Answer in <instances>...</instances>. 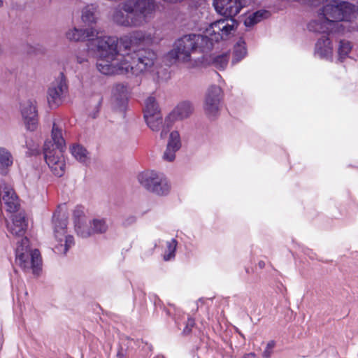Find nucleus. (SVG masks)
<instances>
[{
	"instance_id": "7",
	"label": "nucleus",
	"mask_w": 358,
	"mask_h": 358,
	"mask_svg": "<svg viewBox=\"0 0 358 358\" xmlns=\"http://www.w3.org/2000/svg\"><path fill=\"white\" fill-rule=\"evenodd\" d=\"M137 179L145 189L157 195L166 196L170 192V184L162 173L147 170L140 173Z\"/></svg>"
},
{
	"instance_id": "26",
	"label": "nucleus",
	"mask_w": 358,
	"mask_h": 358,
	"mask_svg": "<svg viewBox=\"0 0 358 358\" xmlns=\"http://www.w3.org/2000/svg\"><path fill=\"white\" fill-rule=\"evenodd\" d=\"M178 241L176 238H171L165 242L163 253V259L166 262L173 260L176 257Z\"/></svg>"
},
{
	"instance_id": "16",
	"label": "nucleus",
	"mask_w": 358,
	"mask_h": 358,
	"mask_svg": "<svg viewBox=\"0 0 358 358\" xmlns=\"http://www.w3.org/2000/svg\"><path fill=\"white\" fill-rule=\"evenodd\" d=\"M113 21L121 26L127 27H138V21L136 20L134 13H126L122 6L121 8H116L113 14Z\"/></svg>"
},
{
	"instance_id": "27",
	"label": "nucleus",
	"mask_w": 358,
	"mask_h": 358,
	"mask_svg": "<svg viewBox=\"0 0 358 358\" xmlns=\"http://www.w3.org/2000/svg\"><path fill=\"white\" fill-rule=\"evenodd\" d=\"M352 49V43L346 40H341L337 48L338 59L343 62L349 57L350 53Z\"/></svg>"
},
{
	"instance_id": "13",
	"label": "nucleus",
	"mask_w": 358,
	"mask_h": 358,
	"mask_svg": "<svg viewBox=\"0 0 358 358\" xmlns=\"http://www.w3.org/2000/svg\"><path fill=\"white\" fill-rule=\"evenodd\" d=\"M108 224L107 219L96 217L89 220V224L85 230L81 231L80 237L88 238L94 234H103L107 232Z\"/></svg>"
},
{
	"instance_id": "45",
	"label": "nucleus",
	"mask_w": 358,
	"mask_h": 358,
	"mask_svg": "<svg viewBox=\"0 0 358 358\" xmlns=\"http://www.w3.org/2000/svg\"><path fill=\"white\" fill-rule=\"evenodd\" d=\"M166 313V314H169V310H164Z\"/></svg>"
},
{
	"instance_id": "32",
	"label": "nucleus",
	"mask_w": 358,
	"mask_h": 358,
	"mask_svg": "<svg viewBox=\"0 0 358 358\" xmlns=\"http://www.w3.org/2000/svg\"><path fill=\"white\" fill-rule=\"evenodd\" d=\"M194 320L191 317H188L187 321L185 324V327L183 329V334H189L191 331L192 328L194 327Z\"/></svg>"
},
{
	"instance_id": "19",
	"label": "nucleus",
	"mask_w": 358,
	"mask_h": 358,
	"mask_svg": "<svg viewBox=\"0 0 358 358\" xmlns=\"http://www.w3.org/2000/svg\"><path fill=\"white\" fill-rule=\"evenodd\" d=\"M194 111L192 103L189 101L179 103L174 110L170 113L168 119L173 120H182L189 117Z\"/></svg>"
},
{
	"instance_id": "35",
	"label": "nucleus",
	"mask_w": 358,
	"mask_h": 358,
	"mask_svg": "<svg viewBox=\"0 0 358 358\" xmlns=\"http://www.w3.org/2000/svg\"><path fill=\"white\" fill-rule=\"evenodd\" d=\"M270 355H271L270 350L266 349L265 351L263 353L264 357L268 358L270 357Z\"/></svg>"
},
{
	"instance_id": "38",
	"label": "nucleus",
	"mask_w": 358,
	"mask_h": 358,
	"mask_svg": "<svg viewBox=\"0 0 358 358\" xmlns=\"http://www.w3.org/2000/svg\"><path fill=\"white\" fill-rule=\"evenodd\" d=\"M273 347H274V342L271 341V342L268 343V344L266 345V349H268L271 350Z\"/></svg>"
},
{
	"instance_id": "18",
	"label": "nucleus",
	"mask_w": 358,
	"mask_h": 358,
	"mask_svg": "<svg viewBox=\"0 0 358 358\" xmlns=\"http://www.w3.org/2000/svg\"><path fill=\"white\" fill-rule=\"evenodd\" d=\"M333 45L327 36L319 38L315 46V55L321 59H331L333 57Z\"/></svg>"
},
{
	"instance_id": "40",
	"label": "nucleus",
	"mask_w": 358,
	"mask_h": 358,
	"mask_svg": "<svg viewBox=\"0 0 358 358\" xmlns=\"http://www.w3.org/2000/svg\"><path fill=\"white\" fill-rule=\"evenodd\" d=\"M73 240V236H69V239H68V241H69V247L70 246V244L72 243Z\"/></svg>"
},
{
	"instance_id": "24",
	"label": "nucleus",
	"mask_w": 358,
	"mask_h": 358,
	"mask_svg": "<svg viewBox=\"0 0 358 358\" xmlns=\"http://www.w3.org/2000/svg\"><path fill=\"white\" fill-rule=\"evenodd\" d=\"M270 15L271 13L269 11L266 10H259L248 16L244 20V24L247 27H251L262 20L268 18Z\"/></svg>"
},
{
	"instance_id": "10",
	"label": "nucleus",
	"mask_w": 358,
	"mask_h": 358,
	"mask_svg": "<svg viewBox=\"0 0 358 358\" xmlns=\"http://www.w3.org/2000/svg\"><path fill=\"white\" fill-rule=\"evenodd\" d=\"M66 87V77L64 72L59 73V76L48 91V101L50 107L55 108L61 103V95Z\"/></svg>"
},
{
	"instance_id": "41",
	"label": "nucleus",
	"mask_w": 358,
	"mask_h": 358,
	"mask_svg": "<svg viewBox=\"0 0 358 358\" xmlns=\"http://www.w3.org/2000/svg\"><path fill=\"white\" fill-rule=\"evenodd\" d=\"M136 220V218L134 217H131L129 219V223H132L134 222H135Z\"/></svg>"
},
{
	"instance_id": "39",
	"label": "nucleus",
	"mask_w": 358,
	"mask_h": 358,
	"mask_svg": "<svg viewBox=\"0 0 358 358\" xmlns=\"http://www.w3.org/2000/svg\"><path fill=\"white\" fill-rule=\"evenodd\" d=\"M180 317H176V318H175L176 324H177V326L178 327V328H180Z\"/></svg>"
},
{
	"instance_id": "9",
	"label": "nucleus",
	"mask_w": 358,
	"mask_h": 358,
	"mask_svg": "<svg viewBox=\"0 0 358 358\" xmlns=\"http://www.w3.org/2000/svg\"><path fill=\"white\" fill-rule=\"evenodd\" d=\"M245 0H214L213 6L217 13L233 18L245 6Z\"/></svg>"
},
{
	"instance_id": "11",
	"label": "nucleus",
	"mask_w": 358,
	"mask_h": 358,
	"mask_svg": "<svg viewBox=\"0 0 358 358\" xmlns=\"http://www.w3.org/2000/svg\"><path fill=\"white\" fill-rule=\"evenodd\" d=\"M112 106L114 110L124 115L127 108L128 89L124 84H116L113 88Z\"/></svg>"
},
{
	"instance_id": "2",
	"label": "nucleus",
	"mask_w": 358,
	"mask_h": 358,
	"mask_svg": "<svg viewBox=\"0 0 358 358\" xmlns=\"http://www.w3.org/2000/svg\"><path fill=\"white\" fill-rule=\"evenodd\" d=\"M234 18H224L211 23L204 34H189L177 39L167 57L178 62L187 63L196 52L206 53L213 47L214 42L227 39L235 29Z\"/></svg>"
},
{
	"instance_id": "20",
	"label": "nucleus",
	"mask_w": 358,
	"mask_h": 358,
	"mask_svg": "<svg viewBox=\"0 0 358 358\" xmlns=\"http://www.w3.org/2000/svg\"><path fill=\"white\" fill-rule=\"evenodd\" d=\"M55 238L61 243L64 252L67 251V224L66 220H54Z\"/></svg>"
},
{
	"instance_id": "44",
	"label": "nucleus",
	"mask_w": 358,
	"mask_h": 358,
	"mask_svg": "<svg viewBox=\"0 0 358 358\" xmlns=\"http://www.w3.org/2000/svg\"><path fill=\"white\" fill-rule=\"evenodd\" d=\"M2 6H3V1L0 0V7H1Z\"/></svg>"
},
{
	"instance_id": "25",
	"label": "nucleus",
	"mask_w": 358,
	"mask_h": 358,
	"mask_svg": "<svg viewBox=\"0 0 358 358\" xmlns=\"http://www.w3.org/2000/svg\"><path fill=\"white\" fill-rule=\"evenodd\" d=\"M71 152L75 159L80 163L87 165L90 162L89 153L82 145L78 144L73 145L71 149Z\"/></svg>"
},
{
	"instance_id": "5",
	"label": "nucleus",
	"mask_w": 358,
	"mask_h": 358,
	"mask_svg": "<svg viewBox=\"0 0 358 358\" xmlns=\"http://www.w3.org/2000/svg\"><path fill=\"white\" fill-rule=\"evenodd\" d=\"M159 8L155 0H127L122 3L123 10L134 13L138 27L148 23L155 16Z\"/></svg>"
},
{
	"instance_id": "4",
	"label": "nucleus",
	"mask_w": 358,
	"mask_h": 358,
	"mask_svg": "<svg viewBox=\"0 0 358 358\" xmlns=\"http://www.w3.org/2000/svg\"><path fill=\"white\" fill-rule=\"evenodd\" d=\"M52 141H46L43 145L45 160L54 175L61 177L66 171V162L64 157L66 141L62 130L54 122L52 129Z\"/></svg>"
},
{
	"instance_id": "3",
	"label": "nucleus",
	"mask_w": 358,
	"mask_h": 358,
	"mask_svg": "<svg viewBox=\"0 0 358 358\" xmlns=\"http://www.w3.org/2000/svg\"><path fill=\"white\" fill-rule=\"evenodd\" d=\"M357 7L347 1L331 0L319 10L318 19L311 21L308 28L310 31L322 33H340L344 34L348 22L357 17Z\"/></svg>"
},
{
	"instance_id": "1",
	"label": "nucleus",
	"mask_w": 358,
	"mask_h": 358,
	"mask_svg": "<svg viewBox=\"0 0 358 358\" xmlns=\"http://www.w3.org/2000/svg\"><path fill=\"white\" fill-rule=\"evenodd\" d=\"M98 35L99 32L93 28L74 29L69 32V39L89 41V48L97 52L96 67L101 73L138 76L154 71L157 55L143 47L159 43L160 38L155 31H136L122 36L120 43L115 37Z\"/></svg>"
},
{
	"instance_id": "29",
	"label": "nucleus",
	"mask_w": 358,
	"mask_h": 358,
	"mask_svg": "<svg viewBox=\"0 0 358 358\" xmlns=\"http://www.w3.org/2000/svg\"><path fill=\"white\" fill-rule=\"evenodd\" d=\"M158 105L156 100L152 96H149L145 101V106L143 108L144 117H148L150 115L159 113Z\"/></svg>"
},
{
	"instance_id": "14",
	"label": "nucleus",
	"mask_w": 358,
	"mask_h": 358,
	"mask_svg": "<svg viewBox=\"0 0 358 358\" xmlns=\"http://www.w3.org/2000/svg\"><path fill=\"white\" fill-rule=\"evenodd\" d=\"M87 215V210L83 206H77L73 210L72 219L74 229L79 236L81 235V231L85 230L89 224Z\"/></svg>"
},
{
	"instance_id": "15",
	"label": "nucleus",
	"mask_w": 358,
	"mask_h": 358,
	"mask_svg": "<svg viewBox=\"0 0 358 358\" xmlns=\"http://www.w3.org/2000/svg\"><path fill=\"white\" fill-rule=\"evenodd\" d=\"M182 145L180 134L178 131L171 132L166 150L163 158L168 162H173L176 158V153L180 149Z\"/></svg>"
},
{
	"instance_id": "12",
	"label": "nucleus",
	"mask_w": 358,
	"mask_h": 358,
	"mask_svg": "<svg viewBox=\"0 0 358 358\" xmlns=\"http://www.w3.org/2000/svg\"><path fill=\"white\" fill-rule=\"evenodd\" d=\"M21 113L27 129L35 131L38 124V111L33 102L28 101L21 106Z\"/></svg>"
},
{
	"instance_id": "42",
	"label": "nucleus",
	"mask_w": 358,
	"mask_h": 358,
	"mask_svg": "<svg viewBox=\"0 0 358 358\" xmlns=\"http://www.w3.org/2000/svg\"><path fill=\"white\" fill-rule=\"evenodd\" d=\"M159 303H160V300H159V299H157V301H156L155 302V306H157Z\"/></svg>"
},
{
	"instance_id": "31",
	"label": "nucleus",
	"mask_w": 358,
	"mask_h": 358,
	"mask_svg": "<svg viewBox=\"0 0 358 358\" xmlns=\"http://www.w3.org/2000/svg\"><path fill=\"white\" fill-rule=\"evenodd\" d=\"M229 55L227 53L219 55L212 57V64L220 70L224 69L229 62Z\"/></svg>"
},
{
	"instance_id": "28",
	"label": "nucleus",
	"mask_w": 358,
	"mask_h": 358,
	"mask_svg": "<svg viewBox=\"0 0 358 358\" xmlns=\"http://www.w3.org/2000/svg\"><path fill=\"white\" fill-rule=\"evenodd\" d=\"M96 6L94 4L86 6L82 10V20L84 22L92 24L96 22Z\"/></svg>"
},
{
	"instance_id": "46",
	"label": "nucleus",
	"mask_w": 358,
	"mask_h": 358,
	"mask_svg": "<svg viewBox=\"0 0 358 358\" xmlns=\"http://www.w3.org/2000/svg\"><path fill=\"white\" fill-rule=\"evenodd\" d=\"M243 358H245V357H243Z\"/></svg>"
},
{
	"instance_id": "17",
	"label": "nucleus",
	"mask_w": 358,
	"mask_h": 358,
	"mask_svg": "<svg viewBox=\"0 0 358 358\" xmlns=\"http://www.w3.org/2000/svg\"><path fill=\"white\" fill-rule=\"evenodd\" d=\"M8 231L14 236H23L27 229V221L22 213L14 215L12 222L7 224Z\"/></svg>"
},
{
	"instance_id": "6",
	"label": "nucleus",
	"mask_w": 358,
	"mask_h": 358,
	"mask_svg": "<svg viewBox=\"0 0 358 358\" xmlns=\"http://www.w3.org/2000/svg\"><path fill=\"white\" fill-rule=\"evenodd\" d=\"M29 239L22 238L20 244L16 249V262L24 271L32 270L34 274L38 275L42 267V258L38 249L30 250L28 248Z\"/></svg>"
},
{
	"instance_id": "8",
	"label": "nucleus",
	"mask_w": 358,
	"mask_h": 358,
	"mask_svg": "<svg viewBox=\"0 0 358 358\" xmlns=\"http://www.w3.org/2000/svg\"><path fill=\"white\" fill-rule=\"evenodd\" d=\"M223 92L217 85L210 86L205 94L203 109L210 118H215L220 114L222 106Z\"/></svg>"
},
{
	"instance_id": "33",
	"label": "nucleus",
	"mask_w": 358,
	"mask_h": 358,
	"mask_svg": "<svg viewBox=\"0 0 358 358\" xmlns=\"http://www.w3.org/2000/svg\"><path fill=\"white\" fill-rule=\"evenodd\" d=\"M101 102H102V97L99 96L98 99H97V103L96 104L94 110V111L92 113H90V116L92 118H96L97 117L98 113L99 112V108H100Z\"/></svg>"
},
{
	"instance_id": "43",
	"label": "nucleus",
	"mask_w": 358,
	"mask_h": 358,
	"mask_svg": "<svg viewBox=\"0 0 358 358\" xmlns=\"http://www.w3.org/2000/svg\"><path fill=\"white\" fill-rule=\"evenodd\" d=\"M259 266H260V267H262V266H264V262H260L259 263Z\"/></svg>"
},
{
	"instance_id": "22",
	"label": "nucleus",
	"mask_w": 358,
	"mask_h": 358,
	"mask_svg": "<svg viewBox=\"0 0 358 358\" xmlns=\"http://www.w3.org/2000/svg\"><path fill=\"white\" fill-rule=\"evenodd\" d=\"M13 164L12 154L5 148L0 147V173L6 175Z\"/></svg>"
},
{
	"instance_id": "30",
	"label": "nucleus",
	"mask_w": 358,
	"mask_h": 358,
	"mask_svg": "<svg viewBox=\"0 0 358 358\" xmlns=\"http://www.w3.org/2000/svg\"><path fill=\"white\" fill-rule=\"evenodd\" d=\"M147 125L155 131H159L162 126L163 119L161 113L150 115L148 117H144Z\"/></svg>"
},
{
	"instance_id": "34",
	"label": "nucleus",
	"mask_w": 358,
	"mask_h": 358,
	"mask_svg": "<svg viewBox=\"0 0 358 358\" xmlns=\"http://www.w3.org/2000/svg\"><path fill=\"white\" fill-rule=\"evenodd\" d=\"M168 131H169V128L168 127H166V128L164 127H163V129H162V130L161 131V134H160V136H161L162 138H164L166 136Z\"/></svg>"
},
{
	"instance_id": "37",
	"label": "nucleus",
	"mask_w": 358,
	"mask_h": 358,
	"mask_svg": "<svg viewBox=\"0 0 358 358\" xmlns=\"http://www.w3.org/2000/svg\"><path fill=\"white\" fill-rule=\"evenodd\" d=\"M243 357L245 358H256V355L253 352L246 354Z\"/></svg>"
},
{
	"instance_id": "21",
	"label": "nucleus",
	"mask_w": 358,
	"mask_h": 358,
	"mask_svg": "<svg viewBox=\"0 0 358 358\" xmlns=\"http://www.w3.org/2000/svg\"><path fill=\"white\" fill-rule=\"evenodd\" d=\"M3 200L8 212L15 213L18 210L20 207L18 197L13 189L6 188L4 191Z\"/></svg>"
},
{
	"instance_id": "23",
	"label": "nucleus",
	"mask_w": 358,
	"mask_h": 358,
	"mask_svg": "<svg viewBox=\"0 0 358 358\" xmlns=\"http://www.w3.org/2000/svg\"><path fill=\"white\" fill-rule=\"evenodd\" d=\"M247 48L245 41L240 38L234 47L231 64L235 65L240 62L247 55Z\"/></svg>"
},
{
	"instance_id": "36",
	"label": "nucleus",
	"mask_w": 358,
	"mask_h": 358,
	"mask_svg": "<svg viewBox=\"0 0 358 358\" xmlns=\"http://www.w3.org/2000/svg\"><path fill=\"white\" fill-rule=\"evenodd\" d=\"M163 1L166 3H176L182 2L184 0H163Z\"/></svg>"
}]
</instances>
